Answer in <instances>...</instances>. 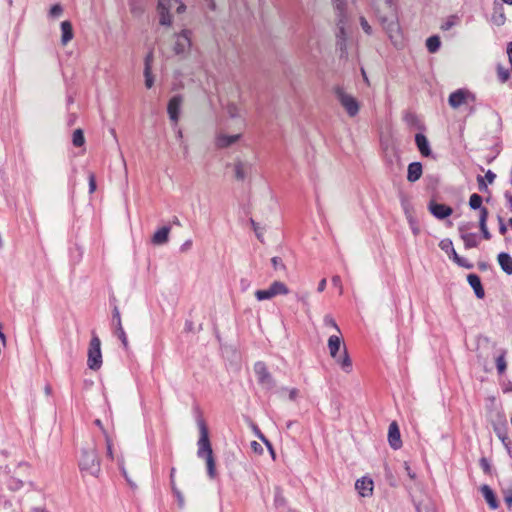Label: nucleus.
Returning <instances> with one entry per match:
<instances>
[{"mask_svg": "<svg viewBox=\"0 0 512 512\" xmlns=\"http://www.w3.org/2000/svg\"><path fill=\"white\" fill-rule=\"evenodd\" d=\"M197 425L200 433V437L197 443V456L206 461L207 474L211 479H214L217 476V471L215 459L213 457V450L209 439L208 427L202 417L198 418Z\"/></svg>", "mask_w": 512, "mask_h": 512, "instance_id": "nucleus-1", "label": "nucleus"}, {"mask_svg": "<svg viewBox=\"0 0 512 512\" xmlns=\"http://www.w3.org/2000/svg\"><path fill=\"white\" fill-rule=\"evenodd\" d=\"M335 8L337 10V28L338 32L336 33L337 42L336 45L340 51V58H347V46H346V31H345V25L347 22V17L345 13V2L342 0H335Z\"/></svg>", "mask_w": 512, "mask_h": 512, "instance_id": "nucleus-2", "label": "nucleus"}, {"mask_svg": "<svg viewBox=\"0 0 512 512\" xmlns=\"http://www.w3.org/2000/svg\"><path fill=\"white\" fill-rule=\"evenodd\" d=\"M79 468L82 472L97 476L100 472V461L97 451L94 447L81 450L79 458Z\"/></svg>", "mask_w": 512, "mask_h": 512, "instance_id": "nucleus-3", "label": "nucleus"}, {"mask_svg": "<svg viewBox=\"0 0 512 512\" xmlns=\"http://www.w3.org/2000/svg\"><path fill=\"white\" fill-rule=\"evenodd\" d=\"M333 92L341 106L350 117H355L359 113V102L354 96L346 93L343 86L336 85L333 87Z\"/></svg>", "mask_w": 512, "mask_h": 512, "instance_id": "nucleus-4", "label": "nucleus"}, {"mask_svg": "<svg viewBox=\"0 0 512 512\" xmlns=\"http://www.w3.org/2000/svg\"><path fill=\"white\" fill-rule=\"evenodd\" d=\"M87 365L91 370L95 371L99 370L102 366L101 341L95 332H92V337L89 343Z\"/></svg>", "mask_w": 512, "mask_h": 512, "instance_id": "nucleus-5", "label": "nucleus"}, {"mask_svg": "<svg viewBox=\"0 0 512 512\" xmlns=\"http://www.w3.org/2000/svg\"><path fill=\"white\" fill-rule=\"evenodd\" d=\"M192 30L182 29L179 33L174 34L173 52L179 56H186L192 46Z\"/></svg>", "mask_w": 512, "mask_h": 512, "instance_id": "nucleus-6", "label": "nucleus"}, {"mask_svg": "<svg viewBox=\"0 0 512 512\" xmlns=\"http://www.w3.org/2000/svg\"><path fill=\"white\" fill-rule=\"evenodd\" d=\"M475 101V94L464 88H460L452 92L448 98V103L453 109H457L464 104Z\"/></svg>", "mask_w": 512, "mask_h": 512, "instance_id": "nucleus-7", "label": "nucleus"}, {"mask_svg": "<svg viewBox=\"0 0 512 512\" xmlns=\"http://www.w3.org/2000/svg\"><path fill=\"white\" fill-rule=\"evenodd\" d=\"M254 372L256 374L258 383L267 390L275 387V380L268 371L264 362H256L254 365Z\"/></svg>", "mask_w": 512, "mask_h": 512, "instance_id": "nucleus-8", "label": "nucleus"}, {"mask_svg": "<svg viewBox=\"0 0 512 512\" xmlns=\"http://www.w3.org/2000/svg\"><path fill=\"white\" fill-rule=\"evenodd\" d=\"M182 102L183 98L181 95L173 96L168 102L167 112L170 120L173 122L175 126L178 124L179 121Z\"/></svg>", "mask_w": 512, "mask_h": 512, "instance_id": "nucleus-9", "label": "nucleus"}, {"mask_svg": "<svg viewBox=\"0 0 512 512\" xmlns=\"http://www.w3.org/2000/svg\"><path fill=\"white\" fill-rule=\"evenodd\" d=\"M461 239L464 242L465 249L475 248L479 245V239L476 233L468 232L467 225H461L458 228Z\"/></svg>", "mask_w": 512, "mask_h": 512, "instance_id": "nucleus-10", "label": "nucleus"}, {"mask_svg": "<svg viewBox=\"0 0 512 512\" xmlns=\"http://www.w3.org/2000/svg\"><path fill=\"white\" fill-rule=\"evenodd\" d=\"M429 211L437 219H445L453 213V209L445 204H440L431 201L429 204Z\"/></svg>", "mask_w": 512, "mask_h": 512, "instance_id": "nucleus-11", "label": "nucleus"}, {"mask_svg": "<svg viewBox=\"0 0 512 512\" xmlns=\"http://www.w3.org/2000/svg\"><path fill=\"white\" fill-rule=\"evenodd\" d=\"M382 25H383V28L385 29V31L387 32L389 38L396 45L397 41L401 37L399 23L395 20L388 21L387 19L383 18Z\"/></svg>", "mask_w": 512, "mask_h": 512, "instance_id": "nucleus-12", "label": "nucleus"}, {"mask_svg": "<svg viewBox=\"0 0 512 512\" xmlns=\"http://www.w3.org/2000/svg\"><path fill=\"white\" fill-rule=\"evenodd\" d=\"M388 442H389L391 448H393L394 450H397V449L401 448V446H402L400 430L395 421H393L389 425Z\"/></svg>", "mask_w": 512, "mask_h": 512, "instance_id": "nucleus-13", "label": "nucleus"}, {"mask_svg": "<svg viewBox=\"0 0 512 512\" xmlns=\"http://www.w3.org/2000/svg\"><path fill=\"white\" fill-rule=\"evenodd\" d=\"M355 489L358 491L360 496L368 497L373 492V481L368 477H362L355 483Z\"/></svg>", "mask_w": 512, "mask_h": 512, "instance_id": "nucleus-14", "label": "nucleus"}, {"mask_svg": "<svg viewBox=\"0 0 512 512\" xmlns=\"http://www.w3.org/2000/svg\"><path fill=\"white\" fill-rule=\"evenodd\" d=\"M343 346H345V345L343 344L342 338L340 336L331 335L329 337L328 349H329L330 356L333 359H337V355L339 354L341 348L343 349Z\"/></svg>", "mask_w": 512, "mask_h": 512, "instance_id": "nucleus-15", "label": "nucleus"}, {"mask_svg": "<svg viewBox=\"0 0 512 512\" xmlns=\"http://www.w3.org/2000/svg\"><path fill=\"white\" fill-rule=\"evenodd\" d=\"M334 360L345 373H350L352 371V360L348 354L346 346H343L342 354H338L337 359Z\"/></svg>", "mask_w": 512, "mask_h": 512, "instance_id": "nucleus-16", "label": "nucleus"}, {"mask_svg": "<svg viewBox=\"0 0 512 512\" xmlns=\"http://www.w3.org/2000/svg\"><path fill=\"white\" fill-rule=\"evenodd\" d=\"M467 281L469 285L473 288L474 293L477 298L482 299L485 296V291L481 283V279L476 274H469L467 276Z\"/></svg>", "mask_w": 512, "mask_h": 512, "instance_id": "nucleus-17", "label": "nucleus"}, {"mask_svg": "<svg viewBox=\"0 0 512 512\" xmlns=\"http://www.w3.org/2000/svg\"><path fill=\"white\" fill-rule=\"evenodd\" d=\"M422 173V164L420 162H412L408 165L407 180L414 183L421 178Z\"/></svg>", "mask_w": 512, "mask_h": 512, "instance_id": "nucleus-18", "label": "nucleus"}, {"mask_svg": "<svg viewBox=\"0 0 512 512\" xmlns=\"http://www.w3.org/2000/svg\"><path fill=\"white\" fill-rule=\"evenodd\" d=\"M157 13L159 16V24L161 26H168L170 27L172 24V15L170 13V9H167V7H164L162 2L157 3Z\"/></svg>", "mask_w": 512, "mask_h": 512, "instance_id": "nucleus-19", "label": "nucleus"}, {"mask_svg": "<svg viewBox=\"0 0 512 512\" xmlns=\"http://www.w3.org/2000/svg\"><path fill=\"white\" fill-rule=\"evenodd\" d=\"M415 143H416L417 148L419 149L420 153L424 157H428L431 155L430 145H429L428 139L426 138V136L424 134L417 133L415 135Z\"/></svg>", "mask_w": 512, "mask_h": 512, "instance_id": "nucleus-20", "label": "nucleus"}, {"mask_svg": "<svg viewBox=\"0 0 512 512\" xmlns=\"http://www.w3.org/2000/svg\"><path fill=\"white\" fill-rule=\"evenodd\" d=\"M480 491L485 498L486 502L490 506L491 509H497L499 506V503L497 501V498L493 492V490L490 488V486L484 484L481 486Z\"/></svg>", "mask_w": 512, "mask_h": 512, "instance_id": "nucleus-21", "label": "nucleus"}, {"mask_svg": "<svg viewBox=\"0 0 512 512\" xmlns=\"http://www.w3.org/2000/svg\"><path fill=\"white\" fill-rule=\"evenodd\" d=\"M487 218H488L487 208H481V212L479 214V228L481 230L483 238L485 240H490L492 235L487 228Z\"/></svg>", "mask_w": 512, "mask_h": 512, "instance_id": "nucleus-22", "label": "nucleus"}, {"mask_svg": "<svg viewBox=\"0 0 512 512\" xmlns=\"http://www.w3.org/2000/svg\"><path fill=\"white\" fill-rule=\"evenodd\" d=\"M498 263L501 267V269L507 274V275H511L512 274V257L510 256V254L506 253V252H501L498 254Z\"/></svg>", "mask_w": 512, "mask_h": 512, "instance_id": "nucleus-23", "label": "nucleus"}, {"mask_svg": "<svg viewBox=\"0 0 512 512\" xmlns=\"http://www.w3.org/2000/svg\"><path fill=\"white\" fill-rule=\"evenodd\" d=\"M169 233H170V227H168V226H163L160 229H158L152 237L153 244H155V245L165 244L168 241Z\"/></svg>", "mask_w": 512, "mask_h": 512, "instance_id": "nucleus-24", "label": "nucleus"}, {"mask_svg": "<svg viewBox=\"0 0 512 512\" xmlns=\"http://www.w3.org/2000/svg\"><path fill=\"white\" fill-rule=\"evenodd\" d=\"M251 169V165L238 161L234 164L235 178L238 181H244L246 179L248 171Z\"/></svg>", "mask_w": 512, "mask_h": 512, "instance_id": "nucleus-25", "label": "nucleus"}, {"mask_svg": "<svg viewBox=\"0 0 512 512\" xmlns=\"http://www.w3.org/2000/svg\"><path fill=\"white\" fill-rule=\"evenodd\" d=\"M61 43L66 45L69 41L73 39V27L70 21H63L61 23Z\"/></svg>", "mask_w": 512, "mask_h": 512, "instance_id": "nucleus-26", "label": "nucleus"}, {"mask_svg": "<svg viewBox=\"0 0 512 512\" xmlns=\"http://www.w3.org/2000/svg\"><path fill=\"white\" fill-rule=\"evenodd\" d=\"M240 135H219L216 139L218 148H226L238 141Z\"/></svg>", "mask_w": 512, "mask_h": 512, "instance_id": "nucleus-27", "label": "nucleus"}, {"mask_svg": "<svg viewBox=\"0 0 512 512\" xmlns=\"http://www.w3.org/2000/svg\"><path fill=\"white\" fill-rule=\"evenodd\" d=\"M506 349H501L499 355L495 359L497 372L499 375H503L507 369V361H506Z\"/></svg>", "mask_w": 512, "mask_h": 512, "instance_id": "nucleus-28", "label": "nucleus"}, {"mask_svg": "<svg viewBox=\"0 0 512 512\" xmlns=\"http://www.w3.org/2000/svg\"><path fill=\"white\" fill-rule=\"evenodd\" d=\"M269 288L273 293L274 297L278 295H287L289 293L288 287L286 286L285 283L281 281H274L273 283H271Z\"/></svg>", "mask_w": 512, "mask_h": 512, "instance_id": "nucleus-29", "label": "nucleus"}, {"mask_svg": "<svg viewBox=\"0 0 512 512\" xmlns=\"http://www.w3.org/2000/svg\"><path fill=\"white\" fill-rule=\"evenodd\" d=\"M441 46L440 37L437 35L430 36L426 40V47L430 53H436Z\"/></svg>", "mask_w": 512, "mask_h": 512, "instance_id": "nucleus-30", "label": "nucleus"}, {"mask_svg": "<svg viewBox=\"0 0 512 512\" xmlns=\"http://www.w3.org/2000/svg\"><path fill=\"white\" fill-rule=\"evenodd\" d=\"M439 247L448 254V256L450 258H454L455 257V254H457V252L455 251L454 247H453V243L450 239H443L440 243H439Z\"/></svg>", "mask_w": 512, "mask_h": 512, "instance_id": "nucleus-31", "label": "nucleus"}, {"mask_svg": "<svg viewBox=\"0 0 512 512\" xmlns=\"http://www.w3.org/2000/svg\"><path fill=\"white\" fill-rule=\"evenodd\" d=\"M459 17L457 15H450L445 21L442 22L440 29L443 31H448L452 27L456 26L459 23Z\"/></svg>", "mask_w": 512, "mask_h": 512, "instance_id": "nucleus-32", "label": "nucleus"}, {"mask_svg": "<svg viewBox=\"0 0 512 512\" xmlns=\"http://www.w3.org/2000/svg\"><path fill=\"white\" fill-rule=\"evenodd\" d=\"M72 143L75 147H82L85 144V137L82 129H76L73 132Z\"/></svg>", "mask_w": 512, "mask_h": 512, "instance_id": "nucleus-33", "label": "nucleus"}, {"mask_svg": "<svg viewBox=\"0 0 512 512\" xmlns=\"http://www.w3.org/2000/svg\"><path fill=\"white\" fill-rule=\"evenodd\" d=\"M482 202H483V198L482 196H480L479 194L477 193H474L470 196V199H469V206L471 207V209H479L481 210V208H484L482 206ZM481 211H479L480 213Z\"/></svg>", "mask_w": 512, "mask_h": 512, "instance_id": "nucleus-34", "label": "nucleus"}, {"mask_svg": "<svg viewBox=\"0 0 512 512\" xmlns=\"http://www.w3.org/2000/svg\"><path fill=\"white\" fill-rule=\"evenodd\" d=\"M497 75L501 83H505L510 78V72L504 68L501 64L497 65Z\"/></svg>", "mask_w": 512, "mask_h": 512, "instance_id": "nucleus-35", "label": "nucleus"}, {"mask_svg": "<svg viewBox=\"0 0 512 512\" xmlns=\"http://www.w3.org/2000/svg\"><path fill=\"white\" fill-rule=\"evenodd\" d=\"M115 335L120 339L123 344L124 349H128V339L127 335L123 329L122 324H119V327L115 329Z\"/></svg>", "mask_w": 512, "mask_h": 512, "instance_id": "nucleus-36", "label": "nucleus"}, {"mask_svg": "<svg viewBox=\"0 0 512 512\" xmlns=\"http://www.w3.org/2000/svg\"><path fill=\"white\" fill-rule=\"evenodd\" d=\"M495 432H496L498 438L503 443V445L506 448H509V446L511 445V440L509 439V437L507 435V432L504 429H501V428H495Z\"/></svg>", "mask_w": 512, "mask_h": 512, "instance_id": "nucleus-37", "label": "nucleus"}, {"mask_svg": "<svg viewBox=\"0 0 512 512\" xmlns=\"http://www.w3.org/2000/svg\"><path fill=\"white\" fill-rule=\"evenodd\" d=\"M255 297L258 301H263V300L272 299L274 296H273V293L271 292L270 288H268V289H264V290H257L255 292Z\"/></svg>", "mask_w": 512, "mask_h": 512, "instance_id": "nucleus-38", "label": "nucleus"}, {"mask_svg": "<svg viewBox=\"0 0 512 512\" xmlns=\"http://www.w3.org/2000/svg\"><path fill=\"white\" fill-rule=\"evenodd\" d=\"M453 261L457 263L460 267L466 268V269H472L473 264L469 262L466 258H463L459 256L458 254H455V257L453 258Z\"/></svg>", "mask_w": 512, "mask_h": 512, "instance_id": "nucleus-39", "label": "nucleus"}, {"mask_svg": "<svg viewBox=\"0 0 512 512\" xmlns=\"http://www.w3.org/2000/svg\"><path fill=\"white\" fill-rule=\"evenodd\" d=\"M404 120L411 126H419V119L413 112H407L404 116Z\"/></svg>", "mask_w": 512, "mask_h": 512, "instance_id": "nucleus-40", "label": "nucleus"}, {"mask_svg": "<svg viewBox=\"0 0 512 512\" xmlns=\"http://www.w3.org/2000/svg\"><path fill=\"white\" fill-rule=\"evenodd\" d=\"M271 264L274 268V270L278 271V270H285L286 269V266L282 260V258L278 257V256H275L271 259Z\"/></svg>", "mask_w": 512, "mask_h": 512, "instance_id": "nucleus-41", "label": "nucleus"}, {"mask_svg": "<svg viewBox=\"0 0 512 512\" xmlns=\"http://www.w3.org/2000/svg\"><path fill=\"white\" fill-rule=\"evenodd\" d=\"M323 321H324L325 326L332 327L338 333H341L339 326L337 325L336 321L333 319V317L331 315H325Z\"/></svg>", "mask_w": 512, "mask_h": 512, "instance_id": "nucleus-42", "label": "nucleus"}, {"mask_svg": "<svg viewBox=\"0 0 512 512\" xmlns=\"http://www.w3.org/2000/svg\"><path fill=\"white\" fill-rule=\"evenodd\" d=\"M112 321L114 324L115 329L119 327V324H122L120 312L117 306L114 307L112 312Z\"/></svg>", "mask_w": 512, "mask_h": 512, "instance_id": "nucleus-43", "label": "nucleus"}, {"mask_svg": "<svg viewBox=\"0 0 512 512\" xmlns=\"http://www.w3.org/2000/svg\"><path fill=\"white\" fill-rule=\"evenodd\" d=\"M172 491H173L174 496L177 499L179 508H183L184 504H185L183 494L180 492V490L177 487L172 488Z\"/></svg>", "mask_w": 512, "mask_h": 512, "instance_id": "nucleus-44", "label": "nucleus"}, {"mask_svg": "<svg viewBox=\"0 0 512 512\" xmlns=\"http://www.w3.org/2000/svg\"><path fill=\"white\" fill-rule=\"evenodd\" d=\"M63 12V8L60 4H55L50 8L49 15L53 18L59 17Z\"/></svg>", "mask_w": 512, "mask_h": 512, "instance_id": "nucleus-45", "label": "nucleus"}, {"mask_svg": "<svg viewBox=\"0 0 512 512\" xmlns=\"http://www.w3.org/2000/svg\"><path fill=\"white\" fill-rule=\"evenodd\" d=\"M144 77H145V86L150 89L154 84V78L152 76V71L147 70L144 71Z\"/></svg>", "mask_w": 512, "mask_h": 512, "instance_id": "nucleus-46", "label": "nucleus"}, {"mask_svg": "<svg viewBox=\"0 0 512 512\" xmlns=\"http://www.w3.org/2000/svg\"><path fill=\"white\" fill-rule=\"evenodd\" d=\"M479 464H480L482 470L484 471V473H486V474L491 473V465L487 458L482 457L479 461Z\"/></svg>", "mask_w": 512, "mask_h": 512, "instance_id": "nucleus-47", "label": "nucleus"}, {"mask_svg": "<svg viewBox=\"0 0 512 512\" xmlns=\"http://www.w3.org/2000/svg\"><path fill=\"white\" fill-rule=\"evenodd\" d=\"M503 393H511L512 392V381L508 379H504L500 382Z\"/></svg>", "mask_w": 512, "mask_h": 512, "instance_id": "nucleus-48", "label": "nucleus"}, {"mask_svg": "<svg viewBox=\"0 0 512 512\" xmlns=\"http://www.w3.org/2000/svg\"><path fill=\"white\" fill-rule=\"evenodd\" d=\"M360 25L363 29V31L368 34V35H371L372 34V27L369 25L368 21L365 19V17H360Z\"/></svg>", "mask_w": 512, "mask_h": 512, "instance_id": "nucleus-49", "label": "nucleus"}, {"mask_svg": "<svg viewBox=\"0 0 512 512\" xmlns=\"http://www.w3.org/2000/svg\"><path fill=\"white\" fill-rule=\"evenodd\" d=\"M152 62H153V53L149 52L146 55L145 60H144V64H145L144 71L152 70Z\"/></svg>", "mask_w": 512, "mask_h": 512, "instance_id": "nucleus-50", "label": "nucleus"}, {"mask_svg": "<svg viewBox=\"0 0 512 512\" xmlns=\"http://www.w3.org/2000/svg\"><path fill=\"white\" fill-rule=\"evenodd\" d=\"M105 440H106V446H107V456L111 460H113L114 456H113L112 440L110 439L109 435H106Z\"/></svg>", "mask_w": 512, "mask_h": 512, "instance_id": "nucleus-51", "label": "nucleus"}, {"mask_svg": "<svg viewBox=\"0 0 512 512\" xmlns=\"http://www.w3.org/2000/svg\"><path fill=\"white\" fill-rule=\"evenodd\" d=\"M88 181H89V192L94 193L96 190V178L93 173H89Z\"/></svg>", "mask_w": 512, "mask_h": 512, "instance_id": "nucleus-52", "label": "nucleus"}, {"mask_svg": "<svg viewBox=\"0 0 512 512\" xmlns=\"http://www.w3.org/2000/svg\"><path fill=\"white\" fill-rule=\"evenodd\" d=\"M504 500L508 508L512 507V488L504 491Z\"/></svg>", "mask_w": 512, "mask_h": 512, "instance_id": "nucleus-53", "label": "nucleus"}, {"mask_svg": "<svg viewBox=\"0 0 512 512\" xmlns=\"http://www.w3.org/2000/svg\"><path fill=\"white\" fill-rule=\"evenodd\" d=\"M250 223H251V226H252L253 230H254V231H255V233H256L257 238H258L260 241H263V235H262V233L259 231L258 224H257L253 219H250Z\"/></svg>", "mask_w": 512, "mask_h": 512, "instance_id": "nucleus-54", "label": "nucleus"}, {"mask_svg": "<svg viewBox=\"0 0 512 512\" xmlns=\"http://www.w3.org/2000/svg\"><path fill=\"white\" fill-rule=\"evenodd\" d=\"M332 284L339 288V293L342 294V281L340 276L336 275L332 277Z\"/></svg>", "mask_w": 512, "mask_h": 512, "instance_id": "nucleus-55", "label": "nucleus"}, {"mask_svg": "<svg viewBox=\"0 0 512 512\" xmlns=\"http://www.w3.org/2000/svg\"><path fill=\"white\" fill-rule=\"evenodd\" d=\"M505 19H506V18H505V15H504L503 13H501V14H500V15H498V16H494V17H493V21H494V23H495L496 25H498V26L503 25V24L505 23Z\"/></svg>", "mask_w": 512, "mask_h": 512, "instance_id": "nucleus-56", "label": "nucleus"}, {"mask_svg": "<svg viewBox=\"0 0 512 512\" xmlns=\"http://www.w3.org/2000/svg\"><path fill=\"white\" fill-rule=\"evenodd\" d=\"M498 221H499V232L501 235H505L507 232V227H506L502 217L499 216Z\"/></svg>", "mask_w": 512, "mask_h": 512, "instance_id": "nucleus-57", "label": "nucleus"}, {"mask_svg": "<svg viewBox=\"0 0 512 512\" xmlns=\"http://www.w3.org/2000/svg\"><path fill=\"white\" fill-rule=\"evenodd\" d=\"M507 55L512 71V41L507 44Z\"/></svg>", "mask_w": 512, "mask_h": 512, "instance_id": "nucleus-58", "label": "nucleus"}, {"mask_svg": "<svg viewBox=\"0 0 512 512\" xmlns=\"http://www.w3.org/2000/svg\"><path fill=\"white\" fill-rule=\"evenodd\" d=\"M485 178L491 184L495 180L496 175L491 170H488L485 174Z\"/></svg>", "mask_w": 512, "mask_h": 512, "instance_id": "nucleus-59", "label": "nucleus"}, {"mask_svg": "<svg viewBox=\"0 0 512 512\" xmlns=\"http://www.w3.org/2000/svg\"><path fill=\"white\" fill-rule=\"evenodd\" d=\"M251 447H252V449H253L256 453H259V454H260V453H262V451H263L262 446H261L258 442H256V441H253V442L251 443Z\"/></svg>", "mask_w": 512, "mask_h": 512, "instance_id": "nucleus-60", "label": "nucleus"}, {"mask_svg": "<svg viewBox=\"0 0 512 512\" xmlns=\"http://www.w3.org/2000/svg\"><path fill=\"white\" fill-rule=\"evenodd\" d=\"M178 7L176 9V12L178 14H182L186 11V5L181 1V0H178Z\"/></svg>", "mask_w": 512, "mask_h": 512, "instance_id": "nucleus-61", "label": "nucleus"}, {"mask_svg": "<svg viewBox=\"0 0 512 512\" xmlns=\"http://www.w3.org/2000/svg\"><path fill=\"white\" fill-rule=\"evenodd\" d=\"M298 393H299L298 389H296V388L290 389L289 390V399L290 400H295L297 398V396H298Z\"/></svg>", "mask_w": 512, "mask_h": 512, "instance_id": "nucleus-62", "label": "nucleus"}, {"mask_svg": "<svg viewBox=\"0 0 512 512\" xmlns=\"http://www.w3.org/2000/svg\"><path fill=\"white\" fill-rule=\"evenodd\" d=\"M192 246V240H186L182 246H181V251L184 252V251H187L188 249H190V247Z\"/></svg>", "mask_w": 512, "mask_h": 512, "instance_id": "nucleus-63", "label": "nucleus"}, {"mask_svg": "<svg viewBox=\"0 0 512 512\" xmlns=\"http://www.w3.org/2000/svg\"><path fill=\"white\" fill-rule=\"evenodd\" d=\"M32 512H49L44 506L33 507Z\"/></svg>", "mask_w": 512, "mask_h": 512, "instance_id": "nucleus-64", "label": "nucleus"}]
</instances>
